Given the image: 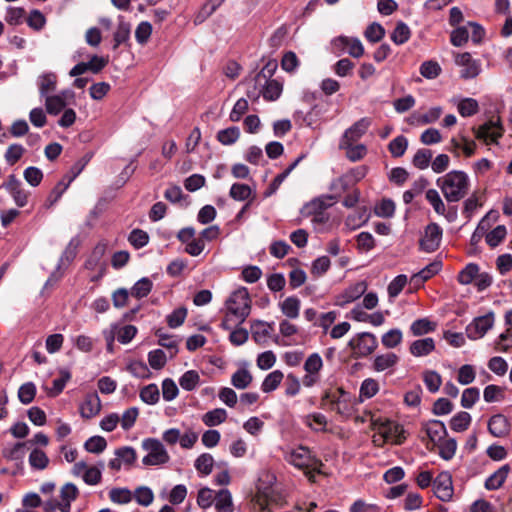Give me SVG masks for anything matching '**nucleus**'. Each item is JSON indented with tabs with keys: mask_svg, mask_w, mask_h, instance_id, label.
Here are the masks:
<instances>
[{
	"mask_svg": "<svg viewBox=\"0 0 512 512\" xmlns=\"http://www.w3.org/2000/svg\"><path fill=\"white\" fill-rule=\"evenodd\" d=\"M445 199L448 202H458L468 192L469 179L463 171H451L437 180Z\"/></svg>",
	"mask_w": 512,
	"mask_h": 512,
	"instance_id": "obj_1",
	"label": "nucleus"
},
{
	"mask_svg": "<svg viewBox=\"0 0 512 512\" xmlns=\"http://www.w3.org/2000/svg\"><path fill=\"white\" fill-rule=\"evenodd\" d=\"M285 460L298 469L305 470L308 479L314 482L315 473H319L322 464L313 457L308 448L299 446L286 454Z\"/></svg>",
	"mask_w": 512,
	"mask_h": 512,
	"instance_id": "obj_2",
	"label": "nucleus"
},
{
	"mask_svg": "<svg viewBox=\"0 0 512 512\" xmlns=\"http://www.w3.org/2000/svg\"><path fill=\"white\" fill-rule=\"evenodd\" d=\"M276 68L277 64L275 62H269L255 76V83L263 86L260 93L267 101H275L278 99L283 90V86L279 81L275 79L267 80L268 77L272 76Z\"/></svg>",
	"mask_w": 512,
	"mask_h": 512,
	"instance_id": "obj_3",
	"label": "nucleus"
},
{
	"mask_svg": "<svg viewBox=\"0 0 512 512\" xmlns=\"http://www.w3.org/2000/svg\"><path fill=\"white\" fill-rule=\"evenodd\" d=\"M142 448L147 452V455L142 460L144 465H162L167 463L170 459L164 445L158 439H145L142 442Z\"/></svg>",
	"mask_w": 512,
	"mask_h": 512,
	"instance_id": "obj_4",
	"label": "nucleus"
},
{
	"mask_svg": "<svg viewBox=\"0 0 512 512\" xmlns=\"http://www.w3.org/2000/svg\"><path fill=\"white\" fill-rule=\"evenodd\" d=\"M226 307L238 319L246 320L251 311V299L248 291L245 288L235 291L227 300Z\"/></svg>",
	"mask_w": 512,
	"mask_h": 512,
	"instance_id": "obj_5",
	"label": "nucleus"
},
{
	"mask_svg": "<svg viewBox=\"0 0 512 512\" xmlns=\"http://www.w3.org/2000/svg\"><path fill=\"white\" fill-rule=\"evenodd\" d=\"M371 428L372 430H381L386 436L387 441L397 445L401 444L406 439L403 427L387 419H372Z\"/></svg>",
	"mask_w": 512,
	"mask_h": 512,
	"instance_id": "obj_6",
	"label": "nucleus"
},
{
	"mask_svg": "<svg viewBox=\"0 0 512 512\" xmlns=\"http://www.w3.org/2000/svg\"><path fill=\"white\" fill-rule=\"evenodd\" d=\"M494 325V314L492 312L475 318L467 327L466 334L471 340L482 338Z\"/></svg>",
	"mask_w": 512,
	"mask_h": 512,
	"instance_id": "obj_7",
	"label": "nucleus"
},
{
	"mask_svg": "<svg viewBox=\"0 0 512 512\" xmlns=\"http://www.w3.org/2000/svg\"><path fill=\"white\" fill-rule=\"evenodd\" d=\"M428 438L426 447L433 451L436 444H439L447 436V430L443 422L439 420H430L423 424L422 428Z\"/></svg>",
	"mask_w": 512,
	"mask_h": 512,
	"instance_id": "obj_8",
	"label": "nucleus"
},
{
	"mask_svg": "<svg viewBox=\"0 0 512 512\" xmlns=\"http://www.w3.org/2000/svg\"><path fill=\"white\" fill-rule=\"evenodd\" d=\"M349 345L359 356L365 357L370 355L377 348L378 343L373 334L363 332L353 338Z\"/></svg>",
	"mask_w": 512,
	"mask_h": 512,
	"instance_id": "obj_9",
	"label": "nucleus"
},
{
	"mask_svg": "<svg viewBox=\"0 0 512 512\" xmlns=\"http://www.w3.org/2000/svg\"><path fill=\"white\" fill-rule=\"evenodd\" d=\"M434 493L443 502L450 501L453 496L452 476L449 472H441L433 482Z\"/></svg>",
	"mask_w": 512,
	"mask_h": 512,
	"instance_id": "obj_10",
	"label": "nucleus"
},
{
	"mask_svg": "<svg viewBox=\"0 0 512 512\" xmlns=\"http://www.w3.org/2000/svg\"><path fill=\"white\" fill-rule=\"evenodd\" d=\"M442 238V229L436 223L429 224L425 229L424 237L420 241L421 248L426 252L438 249Z\"/></svg>",
	"mask_w": 512,
	"mask_h": 512,
	"instance_id": "obj_11",
	"label": "nucleus"
},
{
	"mask_svg": "<svg viewBox=\"0 0 512 512\" xmlns=\"http://www.w3.org/2000/svg\"><path fill=\"white\" fill-rule=\"evenodd\" d=\"M455 63L463 67L460 75L464 79L475 78L480 73V65L472 59L471 54L468 52L456 54Z\"/></svg>",
	"mask_w": 512,
	"mask_h": 512,
	"instance_id": "obj_12",
	"label": "nucleus"
},
{
	"mask_svg": "<svg viewBox=\"0 0 512 512\" xmlns=\"http://www.w3.org/2000/svg\"><path fill=\"white\" fill-rule=\"evenodd\" d=\"M4 188L10 193L17 206L24 207L28 203L29 192L22 187L15 175L8 177Z\"/></svg>",
	"mask_w": 512,
	"mask_h": 512,
	"instance_id": "obj_13",
	"label": "nucleus"
},
{
	"mask_svg": "<svg viewBox=\"0 0 512 512\" xmlns=\"http://www.w3.org/2000/svg\"><path fill=\"white\" fill-rule=\"evenodd\" d=\"M367 290V284L365 281H359L347 289H345L341 294L336 297L335 304L338 306H345L348 303H351L358 298H360Z\"/></svg>",
	"mask_w": 512,
	"mask_h": 512,
	"instance_id": "obj_14",
	"label": "nucleus"
},
{
	"mask_svg": "<svg viewBox=\"0 0 512 512\" xmlns=\"http://www.w3.org/2000/svg\"><path fill=\"white\" fill-rule=\"evenodd\" d=\"M442 114L441 107H433L425 113L414 112L407 118V123L412 126H423L436 122Z\"/></svg>",
	"mask_w": 512,
	"mask_h": 512,
	"instance_id": "obj_15",
	"label": "nucleus"
},
{
	"mask_svg": "<svg viewBox=\"0 0 512 512\" xmlns=\"http://www.w3.org/2000/svg\"><path fill=\"white\" fill-rule=\"evenodd\" d=\"M473 131L477 139L483 140L487 144L496 142L502 136V128L492 121L481 125L477 129L473 128Z\"/></svg>",
	"mask_w": 512,
	"mask_h": 512,
	"instance_id": "obj_16",
	"label": "nucleus"
},
{
	"mask_svg": "<svg viewBox=\"0 0 512 512\" xmlns=\"http://www.w3.org/2000/svg\"><path fill=\"white\" fill-rule=\"evenodd\" d=\"M334 45L341 49H347L350 56L360 58L364 54V47L358 38L340 36L334 40Z\"/></svg>",
	"mask_w": 512,
	"mask_h": 512,
	"instance_id": "obj_17",
	"label": "nucleus"
},
{
	"mask_svg": "<svg viewBox=\"0 0 512 512\" xmlns=\"http://www.w3.org/2000/svg\"><path fill=\"white\" fill-rule=\"evenodd\" d=\"M488 431L494 437H506L510 432V423L502 414L493 415L488 421Z\"/></svg>",
	"mask_w": 512,
	"mask_h": 512,
	"instance_id": "obj_18",
	"label": "nucleus"
},
{
	"mask_svg": "<svg viewBox=\"0 0 512 512\" xmlns=\"http://www.w3.org/2000/svg\"><path fill=\"white\" fill-rule=\"evenodd\" d=\"M370 124L371 120L369 118H362L358 120L345 131L341 141H343V143L356 142L366 133Z\"/></svg>",
	"mask_w": 512,
	"mask_h": 512,
	"instance_id": "obj_19",
	"label": "nucleus"
},
{
	"mask_svg": "<svg viewBox=\"0 0 512 512\" xmlns=\"http://www.w3.org/2000/svg\"><path fill=\"white\" fill-rule=\"evenodd\" d=\"M441 262L435 261L427 266H425L421 271L413 274L410 278V283L414 285V287H421L424 282L429 280L435 274H437L441 269Z\"/></svg>",
	"mask_w": 512,
	"mask_h": 512,
	"instance_id": "obj_20",
	"label": "nucleus"
},
{
	"mask_svg": "<svg viewBox=\"0 0 512 512\" xmlns=\"http://www.w3.org/2000/svg\"><path fill=\"white\" fill-rule=\"evenodd\" d=\"M80 414L83 418L90 419L96 416L101 409V401L96 393L86 395L83 403L80 405Z\"/></svg>",
	"mask_w": 512,
	"mask_h": 512,
	"instance_id": "obj_21",
	"label": "nucleus"
},
{
	"mask_svg": "<svg viewBox=\"0 0 512 512\" xmlns=\"http://www.w3.org/2000/svg\"><path fill=\"white\" fill-rule=\"evenodd\" d=\"M510 471L511 467L508 464L501 466L497 471H495L486 479L485 488L490 491L501 488Z\"/></svg>",
	"mask_w": 512,
	"mask_h": 512,
	"instance_id": "obj_22",
	"label": "nucleus"
},
{
	"mask_svg": "<svg viewBox=\"0 0 512 512\" xmlns=\"http://www.w3.org/2000/svg\"><path fill=\"white\" fill-rule=\"evenodd\" d=\"M78 488L72 483H66L60 491L61 512H70L71 502L78 497Z\"/></svg>",
	"mask_w": 512,
	"mask_h": 512,
	"instance_id": "obj_23",
	"label": "nucleus"
},
{
	"mask_svg": "<svg viewBox=\"0 0 512 512\" xmlns=\"http://www.w3.org/2000/svg\"><path fill=\"white\" fill-rule=\"evenodd\" d=\"M434 349H435V342L430 337L416 340V341L412 342L409 347L410 353L415 357L427 356Z\"/></svg>",
	"mask_w": 512,
	"mask_h": 512,
	"instance_id": "obj_24",
	"label": "nucleus"
},
{
	"mask_svg": "<svg viewBox=\"0 0 512 512\" xmlns=\"http://www.w3.org/2000/svg\"><path fill=\"white\" fill-rule=\"evenodd\" d=\"M398 361L399 357L393 352L377 355L373 362V369L377 372H382L393 368Z\"/></svg>",
	"mask_w": 512,
	"mask_h": 512,
	"instance_id": "obj_25",
	"label": "nucleus"
},
{
	"mask_svg": "<svg viewBox=\"0 0 512 512\" xmlns=\"http://www.w3.org/2000/svg\"><path fill=\"white\" fill-rule=\"evenodd\" d=\"M66 92L58 95L47 96L45 99L46 110L50 115L59 114L66 106Z\"/></svg>",
	"mask_w": 512,
	"mask_h": 512,
	"instance_id": "obj_26",
	"label": "nucleus"
},
{
	"mask_svg": "<svg viewBox=\"0 0 512 512\" xmlns=\"http://www.w3.org/2000/svg\"><path fill=\"white\" fill-rule=\"evenodd\" d=\"M340 148L346 150L347 158L353 162L361 160L367 153L365 145H354V142L343 143L340 141Z\"/></svg>",
	"mask_w": 512,
	"mask_h": 512,
	"instance_id": "obj_27",
	"label": "nucleus"
},
{
	"mask_svg": "<svg viewBox=\"0 0 512 512\" xmlns=\"http://www.w3.org/2000/svg\"><path fill=\"white\" fill-rule=\"evenodd\" d=\"M303 159V156H299L286 170L282 173L278 174L273 181L271 182L269 188L265 191V196L269 197L280 187L282 182L287 178V176L295 169V167L299 164V162Z\"/></svg>",
	"mask_w": 512,
	"mask_h": 512,
	"instance_id": "obj_28",
	"label": "nucleus"
},
{
	"mask_svg": "<svg viewBox=\"0 0 512 512\" xmlns=\"http://www.w3.org/2000/svg\"><path fill=\"white\" fill-rule=\"evenodd\" d=\"M227 419V412L223 408H216L208 411L202 416L203 423L208 427H213L225 422Z\"/></svg>",
	"mask_w": 512,
	"mask_h": 512,
	"instance_id": "obj_29",
	"label": "nucleus"
},
{
	"mask_svg": "<svg viewBox=\"0 0 512 512\" xmlns=\"http://www.w3.org/2000/svg\"><path fill=\"white\" fill-rule=\"evenodd\" d=\"M217 512H233L231 493L227 489L220 490L215 496Z\"/></svg>",
	"mask_w": 512,
	"mask_h": 512,
	"instance_id": "obj_30",
	"label": "nucleus"
},
{
	"mask_svg": "<svg viewBox=\"0 0 512 512\" xmlns=\"http://www.w3.org/2000/svg\"><path fill=\"white\" fill-rule=\"evenodd\" d=\"M280 308L282 313L291 319H296L299 316L300 300L297 297H287L281 304Z\"/></svg>",
	"mask_w": 512,
	"mask_h": 512,
	"instance_id": "obj_31",
	"label": "nucleus"
},
{
	"mask_svg": "<svg viewBox=\"0 0 512 512\" xmlns=\"http://www.w3.org/2000/svg\"><path fill=\"white\" fill-rule=\"evenodd\" d=\"M411 37V30L408 25L402 21L397 22L393 32L391 33V40L396 45L406 43Z\"/></svg>",
	"mask_w": 512,
	"mask_h": 512,
	"instance_id": "obj_32",
	"label": "nucleus"
},
{
	"mask_svg": "<svg viewBox=\"0 0 512 512\" xmlns=\"http://www.w3.org/2000/svg\"><path fill=\"white\" fill-rule=\"evenodd\" d=\"M284 378V374L280 370H274L269 373L263 380L261 389L265 393H270L278 388Z\"/></svg>",
	"mask_w": 512,
	"mask_h": 512,
	"instance_id": "obj_33",
	"label": "nucleus"
},
{
	"mask_svg": "<svg viewBox=\"0 0 512 512\" xmlns=\"http://www.w3.org/2000/svg\"><path fill=\"white\" fill-rule=\"evenodd\" d=\"M252 380V374L245 368L238 369L231 377V383L237 389L247 388Z\"/></svg>",
	"mask_w": 512,
	"mask_h": 512,
	"instance_id": "obj_34",
	"label": "nucleus"
},
{
	"mask_svg": "<svg viewBox=\"0 0 512 512\" xmlns=\"http://www.w3.org/2000/svg\"><path fill=\"white\" fill-rule=\"evenodd\" d=\"M141 400L149 405H154L159 401L160 392L156 384H149L140 390Z\"/></svg>",
	"mask_w": 512,
	"mask_h": 512,
	"instance_id": "obj_35",
	"label": "nucleus"
},
{
	"mask_svg": "<svg viewBox=\"0 0 512 512\" xmlns=\"http://www.w3.org/2000/svg\"><path fill=\"white\" fill-rule=\"evenodd\" d=\"M57 77L54 73H45L39 77V91L42 96L56 89Z\"/></svg>",
	"mask_w": 512,
	"mask_h": 512,
	"instance_id": "obj_36",
	"label": "nucleus"
},
{
	"mask_svg": "<svg viewBox=\"0 0 512 512\" xmlns=\"http://www.w3.org/2000/svg\"><path fill=\"white\" fill-rule=\"evenodd\" d=\"M471 422V416L467 412H459L455 416L452 417L450 421V427L452 430L456 432L465 431Z\"/></svg>",
	"mask_w": 512,
	"mask_h": 512,
	"instance_id": "obj_37",
	"label": "nucleus"
},
{
	"mask_svg": "<svg viewBox=\"0 0 512 512\" xmlns=\"http://www.w3.org/2000/svg\"><path fill=\"white\" fill-rule=\"evenodd\" d=\"M423 381L431 393L437 392L442 384L440 374L433 370L423 372Z\"/></svg>",
	"mask_w": 512,
	"mask_h": 512,
	"instance_id": "obj_38",
	"label": "nucleus"
},
{
	"mask_svg": "<svg viewBox=\"0 0 512 512\" xmlns=\"http://www.w3.org/2000/svg\"><path fill=\"white\" fill-rule=\"evenodd\" d=\"M229 195L236 201H244L250 198L252 190L246 184L234 183L230 188Z\"/></svg>",
	"mask_w": 512,
	"mask_h": 512,
	"instance_id": "obj_39",
	"label": "nucleus"
},
{
	"mask_svg": "<svg viewBox=\"0 0 512 512\" xmlns=\"http://www.w3.org/2000/svg\"><path fill=\"white\" fill-rule=\"evenodd\" d=\"M436 447L439 448V455L444 460H450L454 457L457 444L454 439H445L441 441L439 444H436Z\"/></svg>",
	"mask_w": 512,
	"mask_h": 512,
	"instance_id": "obj_40",
	"label": "nucleus"
},
{
	"mask_svg": "<svg viewBox=\"0 0 512 512\" xmlns=\"http://www.w3.org/2000/svg\"><path fill=\"white\" fill-rule=\"evenodd\" d=\"M200 380V376L197 371L189 370L185 372L179 380L180 386L186 391H192L196 388Z\"/></svg>",
	"mask_w": 512,
	"mask_h": 512,
	"instance_id": "obj_41",
	"label": "nucleus"
},
{
	"mask_svg": "<svg viewBox=\"0 0 512 512\" xmlns=\"http://www.w3.org/2000/svg\"><path fill=\"white\" fill-rule=\"evenodd\" d=\"M506 235V227L504 225H498L492 231L487 233L485 239L490 247H496L504 240Z\"/></svg>",
	"mask_w": 512,
	"mask_h": 512,
	"instance_id": "obj_42",
	"label": "nucleus"
},
{
	"mask_svg": "<svg viewBox=\"0 0 512 512\" xmlns=\"http://www.w3.org/2000/svg\"><path fill=\"white\" fill-rule=\"evenodd\" d=\"M240 136V131L237 127H229L223 130H220L217 133V139L223 145H231L235 143Z\"/></svg>",
	"mask_w": 512,
	"mask_h": 512,
	"instance_id": "obj_43",
	"label": "nucleus"
},
{
	"mask_svg": "<svg viewBox=\"0 0 512 512\" xmlns=\"http://www.w3.org/2000/svg\"><path fill=\"white\" fill-rule=\"evenodd\" d=\"M402 339L403 335L401 330L391 329L382 336L381 342L386 348L392 349L398 346L402 342Z\"/></svg>",
	"mask_w": 512,
	"mask_h": 512,
	"instance_id": "obj_44",
	"label": "nucleus"
},
{
	"mask_svg": "<svg viewBox=\"0 0 512 512\" xmlns=\"http://www.w3.org/2000/svg\"><path fill=\"white\" fill-rule=\"evenodd\" d=\"M408 147V140L404 136H398L393 139L389 145L388 150L392 154L393 157H401L404 155L405 151Z\"/></svg>",
	"mask_w": 512,
	"mask_h": 512,
	"instance_id": "obj_45",
	"label": "nucleus"
},
{
	"mask_svg": "<svg viewBox=\"0 0 512 512\" xmlns=\"http://www.w3.org/2000/svg\"><path fill=\"white\" fill-rule=\"evenodd\" d=\"M435 324L426 318L418 319L414 321L410 327V330L414 336H420L434 331Z\"/></svg>",
	"mask_w": 512,
	"mask_h": 512,
	"instance_id": "obj_46",
	"label": "nucleus"
},
{
	"mask_svg": "<svg viewBox=\"0 0 512 512\" xmlns=\"http://www.w3.org/2000/svg\"><path fill=\"white\" fill-rule=\"evenodd\" d=\"M70 378H71V374L69 371L61 370L60 377L53 381L52 388H50L47 392L48 395L51 397H55V396L59 395L63 391L66 383L69 381Z\"/></svg>",
	"mask_w": 512,
	"mask_h": 512,
	"instance_id": "obj_47",
	"label": "nucleus"
},
{
	"mask_svg": "<svg viewBox=\"0 0 512 512\" xmlns=\"http://www.w3.org/2000/svg\"><path fill=\"white\" fill-rule=\"evenodd\" d=\"M152 289V282L148 278H142L137 281L131 289V295L135 298L147 296Z\"/></svg>",
	"mask_w": 512,
	"mask_h": 512,
	"instance_id": "obj_48",
	"label": "nucleus"
},
{
	"mask_svg": "<svg viewBox=\"0 0 512 512\" xmlns=\"http://www.w3.org/2000/svg\"><path fill=\"white\" fill-rule=\"evenodd\" d=\"M364 35L368 41L376 43L385 36V29L379 23H372L366 28Z\"/></svg>",
	"mask_w": 512,
	"mask_h": 512,
	"instance_id": "obj_49",
	"label": "nucleus"
},
{
	"mask_svg": "<svg viewBox=\"0 0 512 512\" xmlns=\"http://www.w3.org/2000/svg\"><path fill=\"white\" fill-rule=\"evenodd\" d=\"M49 459L45 452L39 449H34L29 455V463L35 469H45L48 465Z\"/></svg>",
	"mask_w": 512,
	"mask_h": 512,
	"instance_id": "obj_50",
	"label": "nucleus"
},
{
	"mask_svg": "<svg viewBox=\"0 0 512 512\" xmlns=\"http://www.w3.org/2000/svg\"><path fill=\"white\" fill-rule=\"evenodd\" d=\"M110 500L117 504H127L132 500V493L127 488H113L109 492Z\"/></svg>",
	"mask_w": 512,
	"mask_h": 512,
	"instance_id": "obj_51",
	"label": "nucleus"
},
{
	"mask_svg": "<svg viewBox=\"0 0 512 512\" xmlns=\"http://www.w3.org/2000/svg\"><path fill=\"white\" fill-rule=\"evenodd\" d=\"M441 73V67L436 61H425L420 66V74L427 79H435Z\"/></svg>",
	"mask_w": 512,
	"mask_h": 512,
	"instance_id": "obj_52",
	"label": "nucleus"
},
{
	"mask_svg": "<svg viewBox=\"0 0 512 512\" xmlns=\"http://www.w3.org/2000/svg\"><path fill=\"white\" fill-rule=\"evenodd\" d=\"M128 240L136 249L142 248L149 242V235L141 229H134L130 232Z\"/></svg>",
	"mask_w": 512,
	"mask_h": 512,
	"instance_id": "obj_53",
	"label": "nucleus"
},
{
	"mask_svg": "<svg viewBox=\"0 0 512 512\" xmlns=\"http://www.w3.org/2000/svg\"><path fill=\"white\" fill-rule=\"evenodd\" d=\"M432 158V151L429 149H419L413 157L412 163L418 169L424 170L429 166Z\"/></svg>",
	"mask_w": 512,
	"mask_h": 512,
	"instance_id": "obj_54",
	"label": "nucleus"
},
{
	"mask_svg": "<svg viewBox=\"0 0 512 512\" xmlns=\"http://www.w3.org/2000/svg\"><path fill=\"white\" fill-rule=\"evenodd\" d=\"M84 447L90 453L99 454L106 449L107 442L102 436H93L85 442Z\"/></svg>",
	"mask_w": 512,
	"mask_h": 512,
	"instance_id": "obj_55",
	"label": "nucleus"
},
{
	"mask_svg": "<svg viewBox=\"0 0 512 512\" xmlns=\"http://www.w3.org/2000/svg\"><path fill=\"white\" fill-rule=\"evenodd\" d=\"M213 464H214V459H213L212 455H210L208 453H203L196 459L195 468L199 472H201L205 475H208L212 472Z\"/></svg>",
	"mask_w": 512,
	"mask_h": 512,
	"instance_id": "obj_56",
	"label": "nucleus"
},
{
	"mask_svg": "<svg viewBox=\"0 0 512 512\" xmlns=\"http://www.w3.org/2000/svg\"><path fill=\"white\" fill-rule=\"evenodd\" d=\"M470 37V31L468 26H461L456 28L451 33V43L456 47L463 46Z\"/></svg>",
	"mask_w": 512,
	"mask_h": 512,
	"instance_id": "obj_57",
	"label": "nucleus"
},
{
	"mask_svg": "<svg viewBox=\"0 0 512 512\" xmlns=\"http://www.w3.org/2000/svg\"><path fill=\"white\" fill-rule=\"evenodd\" d=\"M479 272V267L476 264H468L458 275V281L461 284L467 285L475 280Z\"/></svg>",
	"mask_w": 512,
	"mask_h": 512,
	"instance_id": "obj_58",
	"label": "nucleus"
},
{
	"mask_svg": "<svg viewBox=\"0 0 512 512\" xmlns=\"http://www.w3.org/2000/svg\"><path fill=\"white\" fill-rule=\"evenodd\" d=\"M187 317V309L179 307L167 316V323L170 328H177L181 326Z\"/></svg>",
	"mask_w": 512,
	"mask_h": 512,
	"instance_id": "obj_59",
	"label": "nucleus"
},
{
	"mask_svg": "<svg viewBox=\"0 0 512 512\" xmlns=\"http://www.w3.org/2000/svg\"><path fill=\"white\" fill-rule=\"evenodd\" d=\"M35 394H36V387L31 382L23 384L19 388V391H18L19 400L23 404L31 403L34 400V398H35Z\"/></svg>",
	"mask_w": 512,
	"mask_h": 512,
	"instance_id": "obj_60",
	"label": "nucleus"
},
{
	"mask_svg": "<svg viewBox=\"0 0 512 512\" xmlns=\"http://www.w3.org/2000/svg\"><path fill=\"white\" fill-rule=\"evenodd\" d=\"M458 112L463 117H469L478 112V103L472 98H466L458 104Z\"/></svg>",
	"mask_w": 512,
	"mask_h": 512,
	"instance_id": "obj_61",
	"label": "nucleus"
},
{
	"mask_svg": "<svg viewBox=\"0 0 512 512\" xmlns=\"http://www.w3.org/2000/svg\"><path fill=\"white\" fill-rule=\"evenodd\" d=\"M130 35V25L125 22H120L117 26V29L114 33V49H117L118 46L124 42H126Z\"/></svg>",
	"mask_w": 512,
	"mask_h": 512,
	"instance_id": "obj_62",
	"label": "nucleus"
},
{
	"mask_svg": "<svg viewBox=\"0 0 512 512\" xmlns=\"http://www.w3.org/2000/svg\"><path fill=\"white\" fill-rule=\"evenodd\" d=\"M379 391V384L372 378L365 379L360 387V396L366 399L372 398Z\"/></svg>",
	"mask_w": 512,
	"mask_h": 512,
	"instance_id": "obj_63",
	"label": "nucleus"
},
{
	"mask_svg": "<svg viewBox=\"0 0 512 512\" xmlns=\"http://www.w3.org/2000/svg\"><path fill=\"white\" fill-rule=\"evenodd\" d=\"M355 185L346 173L332 181L330 189L340 194Z\"/></svg>",
	"mask_w": 512,
	"mask_h": 512,
	"instance_id": "obj_64",
	"label": "nucleus"
}]
</instances>
